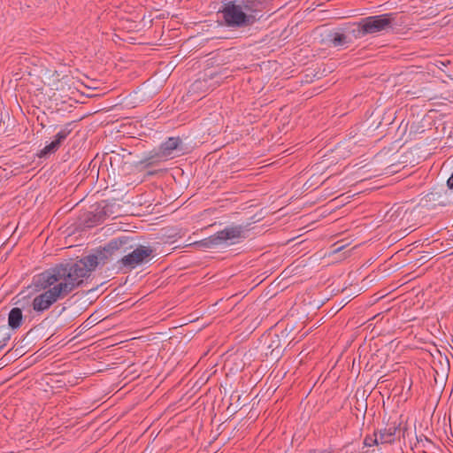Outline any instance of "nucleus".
<instances>
[{"mask_svg":"<svg viewBox=\"0 0 453 453\" xmlns=\"http://www.w3.org/2000/svg\"><path fill=\"white\" fill-rule=\"evenodd\" d=\"M23 315L20 308H12L8 315V325H6L10 330L18 329L22 325Z\"/></svg>","mask_w":453,"mask_h":453,"instance_id":"obj_6","label":"nucleus"},{"mask_svg":"<svg viewBox=\"0 0 453 453\" xmlns=\"http://www.w3.org/2000/svg\"><path fill=\"white\" fill-rule=\"evenodd\" d=\"M350 40L344 34L335 33L331 39V42L334 47L344 46L348 44Z\"/></svg>","mask_w":453,"mask_h":453,"instance_id":"obj_10","label":"nucleus"},{"mask_svg":"<svg viewBox=\"0 0 453 453\" xmlns=\"http://www.w3.org/2000/svg\"><path fill=\"white\" fill-rule=\"evenodd\" d=\"M393 21L394 16L392 13L369 16L363 19L357 25V29H353V32H357L356 37H362L365 35L378 33L391 27Z\"/></svg>","mask_w":453,"mask_h":453,"instance_id":"obj_3","label":"nucleus"},{"mask_svg":"<svg viewBox=\"0 0 453 453\" xmlns=\"http://www.w3.org/2000/svg\"><path fill=\"white\" fill-rule=\"evenodd\" d=\"M448 186L450 188H453V173H452V175L449 177V179L448 180Z\"/></svg>","mask_w":453,"mask_h":453,"instance_id":"obj_16","label":"nucleus"},{"mask_svg":"<svg viewBox=\"0 0 453 453\" xmlns=\"http://www.w3.org/2000/svg\"><path fill=\"white\" fill-rule=\"evenodd\" d=\"M11 330L6 325L0 326V351L11 339Z\"/></svg>","mask_w":453,"mask_h":453,"instance_id":"obj_9","label":"nucleus"},{"mask_svg":"<svg viewBox=\"0 0 453 453\" xmlns=\"http://www.w3.org/2000/svg\"><path fill=\"white\" fill-rule=\"evenodd\" d=\"M59 147H60V144L56 140H54L50 144L46 145L43 148V150H42L40 156L44 157L48 154L54 153L55 151H57L58 150Z\"/></svg>","mask_w":453,"mask_h":453,"instance_id":"obj_12","label":"nucleus"},{"mask_svg":"<svg viewBox=\"0 0 453 453\" xmlns=\"http://www.w3.org/2000/svg\"><path fill=\"white\" fill-rule=\"evenodd\" d=\"M126 240L124 239H114L111 240L107 246L104 248L106 251H111L114 250H119L123 244H126Z\"/></svg>","mask_w":453,"mask_h":453,"instance_id":"obj_13","label":"nucleus"},{"mask_svg":"<svg viewBox=\"0 0 453 453\" xmlns=\"http://www.w3.org/2000/svg\"><path fill=\"white\" fill-rule=\"evenodd\" d=\"M255 11L254 0H238L225 4L221 12L226 26L242 28L251 26L255 22V16L250 13Z\"/></svg>","mask_w":453,"mask_h":453,"instance_id":"obj_2","label":"nucleus"},{"mask_svg":"<svg viewBox=\"0 0 453 453\" xmlns=\"http://www.w3.org/2000/svg\"><path fill=\"white\" fill-rule=\"evenodd\" d=\"M105 259L106 257L100 251L76 262L58 264L40 273L35 280V287L42 292L27 302V308L36 315H42L58 301L80 288L101 262L105 263Z\"/></svg>","mask_w":453,"mask_h":453,"instance_id":"obj_1","label":"nucleus"},{"mask_svg":"<svg viewBox=\"0 0 453 453\" xmlns=\"http://www.w3.org/2000/svg\"><path fill=\"white\" fill-rule=\"evenodd\" d=\"M181 143V140L179 137H170L166 142L162 143L159 151L155 155L169 156L174 150H177Z\"/></svg>","mask_w":453,"mask_h":453,"instance_id":"obj_7","label":"nucleus"},{"mask_svg":"<svg viewBox=\"0 0 453 453\" xmlns=\"http://www.w3.org/2000/svg\"><path fill=\"white\" fill-rule=\"evenodd\" d=\"M365 444L366 446L371 447L372 444H376V443L374 442V440H372V438H365Z\"/></svg>","mask_w":453,"mask_h":453,"instance_id":"obj_15","label":"nucleus"},{"mask_svg":"<svg viewBox=\"0 0 453 453\" xmlns=\"http://www.w3.org/2000/svg\"><path fill=\"white\" fill-rule=\"evenodd\" d=\"M152 252L151 248L141 245L131 253L124 256L120 259V263L124 267L133 269L145 262L151 256Z\"/></svg>","mask_w":453,"mask_h":453,"instance_id":"obj_5","label":"nucleus"},{"mask_svg":"<svg viewBox=\"0 0 453 453\" xmlns=\"http://www.w3.org/2000/svg\"><path fill=\"white\" fill-rule=\"evenodd\" d=\"M72 123H67L56 135L55 140L61 145L62 142L72 132Z\"/></svg>","mask_w":453,"mask_h":453,"instance_id":"obj_11","label":"nucleus"},{"mask_svg":"<svg viewBox=\"0 0 453 453\" xmlns=\"http://www.w3.org/2000/svg\"><path fill=\"white\" fill-rule=\"evenodd\" d=\"M242 234L243 227L242 226H230L196 242V245L200 248L211 249L228 242L234 243L235 240L242 237Z\"/></svg>","mask_w":453,"mask_h":453,"instance_id":"obj_4","label":"nucleus"},{"mask_svg":"<svg viewBox=\"0 0 453 453\" xmlns=\"http://www.w3.org/2000/svg\"><path fill=\"white\" fill-rule=\"evenodd\" d=\"M397 427L394 425L386 428L384 431H380V436L378 437L375 434V443H391L395 441V435L396 433Z\"/></svg>","mask_w":453,"mask_h":453,"instance_id":"obj_8","label":"nucleus"},{"mask_svg":"<svg viewBox=\"0 0 453 453\" xmlns=\"http://www.w3.org/2000/svg\"><path fill=\"white\" fill-rule=\"evenodd\" d=\"M450 62L449 61H447V62H444V61H436V66L441 69V70H443V68L445 66H447V64H449Z\"/></svg>","mask_w":453,"mask_h":453,"instance_id":"obj_14","label":"nucleus"},{"mask_svg":"<svg viewBox=\"0 0 453 453\" xmlns=\"http://www.w3.org/2000/svg\"><path fill=\"white\" fill-rule=\"evenodd\" d=\"M342 248H343V246L337 247V248H335V249H334V252H339L340 250H342Z\"/></svg>","mask_w":453,"mask_h":453,"instance_id":"obj_17","label":"nucleus"}]
</instances>
